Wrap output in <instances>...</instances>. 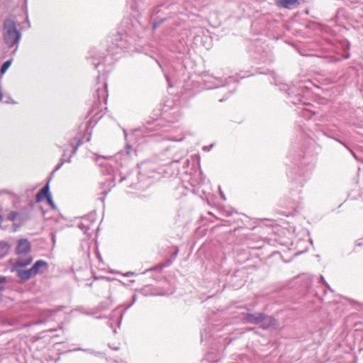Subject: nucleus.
<instances>
[{
	"mask_svg": "<svg viewBox=\"0 0 363 363\" xmlns=\"http://www.w3.org/2000/svg\"><path fill=\"white\" fill-rule=\"evenodd\" d=\"M3 35L5 43L11 48L18 45L21 34L17 30L14 21L11 19H6L3 26Z\"/></svg>",
	"mask_w": 363,
	"mask_h": 363,
	"instance_id": "obj_2",
	"label": "nucleus"
},
{
	"mask_svg": "<svg viewBox=\"0 0 363 363\" xmlns=\"http://www.w3.org/2000/svg\"><path fill=\"white\" fill-rule=\"evenodd\" d=\"M16 258L12 264L11 271L16 272V275L26 267L30 265L33 257L31 255V244L28 239H19L16 247Z\"/></svg>",
	"mask_w": 363,
	"mask_h": 363,
	"instance_id": "obj_1",
	"label": "nucleus"
},
{
	"mask_svg": "<svg viewBox=\"0 0 363 363\" xmlns=\"http://www.w3.org/2000/svg\"><path fill=\"white\" fill-rule=\"evenodd\" d=\"M49 184L48 183L43 188H42L36 194L37 202L41 201L45 197L47 199L48 196H51L49 193Z\"/></svg>",
	"mask_w": 363,
	"mask_h": 363,
	"instance_id": "obj_6",
	"label": "nucleus"
},
{
	"mask_svg": "<svg viewBox=\"0 0 363 363\" xmlns=\"http://www.w3.org/2000/svg\"><path fill=\"white\" fill-rule=\"evenodd\" d=\"M113 350H118V347H115V348H113Z\"/></svg>",
	"mask_w": 363,
	"mask_h": 363,
	"instance_id": "obj_24",
	"label": "nucleus"
},
{
	"mask_svg": "<svg viewBox=\"0 0 363 363\" xmlns=\"http://www.w3.org/2000/svg\"><path fill=\"white\" fill-rule=\"evenodd\" d=\"M10 245L6 242H0V259L9 254Z\"/></svg>",
	"mask_w": 363,
	"mask_h": 363,
	"instance_id": "obj_8",
	"label": "nucleus"
},
{
	"mask_svg": "<svg viewBox=\"0 0 363 363\" xmlns=\"http://www.w3.org/2000/svg\"><path fill=\"white\" fill-rule=\"evenodd\" d=\"M320 279H321V281H323V283H324L325 284V286H327L328 288H329V286L328 285V284L325 282V279H324V277L323 276L320 277Z\"/></svg>",
	"mask_w": 363,
	"mask_h": 363,
	"instance_id": "obj_17",
	"label": "nucleus"
},
{
	"mask_svg": "<svg viewBox=\"0 0 363 363\" xmlns=\"http://www.w3.org/2000/svg\"><path fill=\"white\" fill-rule=\"evenodd\" d=\"M212 147H213V145H211L209 147L204 146V147H203V149L204 150H208H208H211V148Z\"/></svg>",
	"mask_w": 363,
	"mask_h": 363,
	"instance_id": "obj_16",
	"label": "nucleus"
},
{
	"mask_svg": "<svg viewBox=\"0 0 363 363\" xmlns=\"http://www.w3.org/2000/svg\"><path fill=\"white\" fill-rule=\"evenodd\" d=\"M220 196L224 199L225 200V195L223 194V192L220 191Z\"/></svg>",
	"mask_w": 363,
	"mask_h": 363,
	"instance_id": "obj_19",
	"label": "nucleus"
},
{
	"mask_svg": "<svg viewBox=\"0 0 363 363\" xmlns=\"http://www.w3.org/2000/svg\"><path fill=\"white\" fill-rule=\"evenodd\" d=\"M80 145V142L77 143V145L74 147V150L72 153V155H74L77 150L78 146Z\"/></svg>",
	"mask_w": 363,
	"mask_h": 363,
	"instance_id": "obj_15",
	"label": "nucleus"
},
{
	"mask_svg": "<svg viewBox=\"0 0 363 363\" xmlns=\"http://www.w3.org/2000/svg\"><path fill=\"white\" fill-rule=\"evenodd\" d=\"M130 274H133V273H132V272H127V273L125 274V276H126V277H129Z\"/></svg>",
	"mask_w": 363,
	"mask_h": 363,
	"instance_id": "obj_20",
	"label": "nucleus"
},
{
	"mask_svg": "<svg viewBox=\"0 0 363 363\" xmlns=\"http://www.w3.org/2000/svg\"><path fill=\"white\" fill-rule=\"evenodd\" d=\"M264 317V313H243V320L248 323L251 324H260Z\"/></svg>",
	"mask_w": 363,
	"mask_h": 363,
	"instance_id": "obj_4",
	"label": "nucleus"
},
{
	"mask_svg": "<svg viewBox=\"0 0 363 363\" xmlns=\"http://www.w3.org/2000/svg\"><path fill=\"white\" fill-rule=\"evenodd\" d=\"M48 267V263L43 259L37 260L28 269L23 268L17 274V277L23 281H27L38 274L43 272Z\"/></svg>",
	"mask_w": 363,
	"mask_h": 363,
	"instance_id": "obj_3",
	"label": "nucleus"
},
{
	"mask_svg": "<svg viewBox=\"0 0 363 363\" xmlns=\"http://www.w3.org/2000/svg\"><path fill=\"white\" fill-rule=\"evenodd\" d=\"M298 2V0H277V4L279 7L288 9L290 8L291 6L296 4Z\"/></svg>",
	"mask_w": 363,
	"mask_h": 363,
	"instance_id": "obj_7",
	"label": "nucleus"
},
{
	"mask_svg": "<svg viewBox=\"0 0 363 363\" xmlns=\"http://www.w3.org/2000/svg\"><path fill=\"white\" fill-rule=\"evenodd\" d=\"M64 163V161L62 160H61V162L57 165V167H56V169H58L60 168V167Z\"/></svg>",
	"mask_w": 363,
	"mask_h": 363,
	"instance_id": "obj_18",
	"label": "nucleus"
},
{
	"mask_svg": "<svg viewBox=\"0 0 363 363\" xmlns=\"http://www.w3.org/2000/svg\"><path fill=\"white\" fill-rule=\"evenodd\" d=\"M23 214L18 212L13 211L8 216V220L14 222V223L17 221L18 217H22Z\"/></svg>",
	"mask_w": 363,
	"mask_h": 363,
	"instance_id": "obj_10",
	"label": "nucleus"
},
{
	"mask_svg": "<svg viewBox=\"0 0 363 363\" xmlns=\"http://www.w3.org/2000/svg\"><path fill=\"white\" fill-rule=\"evenodd\" d=\"M27 219L28 216L25 214H23L22 217H18L17 221L13 224V225L16 227V229L19 228Z\"/></svg>",
	"mask_w": 363,
	"mask_h": 363,
	"instance_id": "obj_11",
	"label": "nucleus"
},
{
	"mask_svg": "<svg viewBox=\"0 0 363 363\" xmlns=\"http://www.w3.org/2000/svg\"><path fill=\"white\" fill-rule=\"evenodd\" d=\"M1 97H2V94H1V93L0 92V100L1 99Z\"/></svg>",
	"mask_w": 363,
	"mask_h": 363,
	"instance_id": "obj_23",
	"label": "nucleus"
},
{
	"mask_svg": "<svg viewBox=\"0 0 363 363\" xmlns=\"http://www.w3.org/2000/svg\"><path fill=\"white\" fill-rule=\"evenodd\" d=\"M48 201V203L50 205L52 209H56L57 206L55 204L54 201H52L51 196H48V198L46 199Z\"/></svg>",
	"mask_w": 363,
	"mask_h": 363,
	"instance_id": "obj_13",
	"label": "nucleus"
},
{
	"mask_svg": "<svg viewBox=\"0 0 363 363\" xmlns=\"http://www.w3.org/2000/svg\"><path fill=\"white\" fill-rule=\"evenodd\" d=\"M167 81H169V77L166 75L165 76Z\"/></svg>",
	"mask_w": 363,
	"mask_h": 363,
	"instance_id": "obj_22",
	"label": "nucleus"
},
{
	"mask_svg": "<svg viewBox=\"0 0 363 363\" xmlns=\"http://www.w3.org/2000/svg\"><path fill=\"white\" fill-rule=\"evenodd\" d=\"M6 282V278L4 277H0V291L4 289V283Z\"/></svg>",
	"mask_w": 363,
	"mask_h": 363,
	"instance_id": "obj_14",
	"label": "nucleus"
},
{
	"mask_svg": "<svg viewBox=\"0 0 363 363\" xmlns=\"http://www.w3.org/2000/svg\"><path fill=\"white\" fill-rule=\"evenodd\" d=\"M350 152H352V155L356 158L355 154L352 150H350Z\"/></svg>",
	"mask_w": 363,
	"mask_h": 363,
	"instance_id": "obj_21",
	"label": "nucleus"
},
{
	"mask_svg": "<svg viewBox=\"0 0 363 363\" xmlns=\"http://www.w3.org/2000/svg\"><path fill=\"white\" fill-rule=\"evenodd\" d=\"M11 62H12V60H7L1 66V69H0V72H1V74H4L6 71L7 69L9 68V67L11 66Z\"/></svg>",
	"mask_w": 363,
	"mask_h": 363,
	"instance_id": "obj_12",
	"label": "nucleus"
},
{
	"mask_svg": "<svg viewBox=\"0 0 363 363\" xmlns=\"http://www.w3.org/2000/svg\"><path fill=\"white\" fill-rule=\"evenodd\" d=\"M260 327L264 330H268L271 328H274L277 325V320L273 317L269 316L264 313V317H263V320L261 322Z\"/></svg>",
	"mask_w": 363,
	"mask_h": 363,
	"instance_id": "obj_5",
	"label": "nucleus"
},
{
	"mask_svg": "<svg viewBox=\"0 0 363 363\" xmlns=\"http://www.w3.org/2000/svg\"><path fill=\"white\" fill-rule=\"evenodd\" d=\"M79 228L84 230V233L90 229V222L86 218L82 219V222L78 225Z\"/></svg>",
	"mask_w": 363,
	"mask_h": 363,
	"instance_id": "obj_9",
	"label": "nucleus"
}]
</instances>
